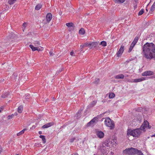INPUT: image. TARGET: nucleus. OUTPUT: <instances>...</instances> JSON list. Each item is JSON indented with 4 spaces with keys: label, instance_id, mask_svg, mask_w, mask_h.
Masks as SVG:
<instances>
[{
    "label": "nucleus",
    "instance_id": "1",
    "mask_svg": "<svg viewBox=\"0 0 155 155\" xmlns=\"http://www.w3.org/2000/svg\"><path fill=\"white\" fill-rule=\"evenodd\" d=\"M143 56L147 59L150 60L155 57V45L152 43H146L143 48Z\"/></svg>",
    "mask_w": 155,
    "mask_h": 155
},
{
    "label": "nucleus",
    "instance_id": "2",
    "mask_svg": "<svg viewBox=\"0 0 155 155\" xmlns=\"http://www.w3.org/2000/svg\"><path fill=\"white\" fill-rule=\"evenodd\" d=\"M141 130L140 128L134 130L128 129L127 131V134L129 136H132L134 137H138L141 133Z\"/></svg>",
    "mask_w": 155,
    "mask_h": 155
},
{
    "label": "nucleus",
    "instance_id": "3",
    "mask_svg": "<svg viewBox=\"0 0 155 155\" xmlns=\"http://www.w3.org/2000/svg\"><path fill=\"white\" fill-rule=\"evenodd\" d=\"M104 124L111 130L113 129L115 127L114 122L109 117L106 118L104 121Z\"/></svg>",
    "mask_w": 155,
    "mask_h": 155
},
{
    "label": "nucleus",
    "instance_id": "4",
    "mask_svg": "<svg viewBox=\"0 0 155 155\" xmlns=\"http://www.w3.org/2000/svg\"><path fill=\"white\" fill-rule=\"evenodd\" d=\"M107 143L106 140L105 142L102 143L100 145V149L102 153L105 152L106 147L109 148V145Z\"/></svg>",
    "mask_w": 155,
    "mask_h": 155
},
{
    "label": "nucleus",
    "instance_id": "5",
    "mask_svg": "<svg viewBox=\"0 0 155 155\" xmlns=\"http://www.w3.org/2000/svg\"><path fill=\"white\" fill-rule=\"evenodd\" d=\"M151 127V126L149 125V122L147 120H144L142 125L140 127V128L141 130L145 131L146 128H148L150 129Z\"/></svg>",
    "mask_w": 155,
    "mask_h": 155
},
{
    "label": "nucleus",
    "instance_id": "6",
    "mask_svg": "<svg viewBox=\"0 0 155 155\" xmlns=\"http://www.w3.org/2000/svg\"><path fill=\"white\" fill-rule=\"evenodd\" d=\"M134 148L131 147L130 148H127L123 151L124 154H127L129 155H133Z\"/></svg>",
    "mask_w": 155,
    "mask_h": 155
},
{
    "label": "nucleus",
    "instance_id": "7",
    "mask_svg": "<svg viewBox=\"0 0 155 155\" xmlns=\"http://www.w3.org/2000/svg\"><path fill=\"white\" fill-rule=\"evenodd\" d=\"M107 144L109 145V147L110 146H114V145L116 146V142L114 140L108 139L106 140Z\"/></svg>",
    "mask_w": 155,
    "mask_h": 155
},
{
    "label": "nucleus",
    "instance_id": "8",
    "mask_svg": "<svg viewBox=\"0 0 155 155\" xmlns=\"http://www.w3.org/2000/svg\"><path fill=\"white\" fill-rule=\"evenodd\" d=\"M154 72L153 71H146L143 72L142 74V76H151L153 75Z\"/></svg>",
    "mask_w": 155,
    "mask_h": 155
},
{
    "label": "nucleus",
    "instance_id": "9",
    "mask_svg": "<svg viewBox=\"0 0 155 155\" xmlns=\"http://www.w3.org/2000/svg\"><path fill=\"white\" fill-rule=\"evenodd\" d=\"M124 51V46H121L117 54V56L119 57L122 54Z\"/></svg>",
    "mask_w": 155,
    "mask_h": 155
},
{
    "label": "nucleus",
    "instance_id": "10",
    "mask_svg": "<svg viewBox=\"0 0 155 155\" xmlns=\"http://www.w3.org/2000/svg\"><path fill=\"white\" fill-rule=\"evenodd\" d=\"M147 79L146 78L144 77H142L140 78L134 79L133 80V81H131V82L137 83L142 81H143Z\"/></svg>",
    "mask_w": 155,
    "mask_h": 155
},
{
    "label": "nucleus",
    "instance_id": "11",
    "mask_svg": "<svg viewBox=\"0 0 155 155\" xmlns=\"http://www.w3.org/2000/svg\"><path fill=\"white\" fill-rule=\"evenodd\" d=\"M54 124V123L51 122L44 125L42 126V128L43 129L46 128L53 126Z\"/></svg>",
    "mask_w": 155,
    "mask_h": 155
},
{
    "label": "nucleus",
    "instance_id": "12",
    "mask_svg": "<svg viewBox=\"0 0 155 155\" xmlns=\"http://www.w3.org/2000/svg\"><path fill=\"white\" fill-rule=\"evenodd\" d=\"M96 134L97 136L100 138H102L104 137V133L101 131H98L96 132Z\"/></svg>",
    "mask_w": 155,
    "mask_h": 155
},
{
    "label": "nucleus",
    "instance_id": "13",
    "mask_svg": "<svg viewBox=\"0 0 155 155\" xmlns=\"http://www.w3.org/2000/svg\"><path fill=\"white\" fill-rule=\"evenodd\" d=\"M133 155H143L140 150H138L137 149L134 148Z\"/></svg>",
    "mask_w": 155,
    "mask_h": 155
},
{
    "label": "nucleus",
    "instance_id": "14",
    "mask_svg": "<svg viewBox=\"0 0 155 155\" xmlns=\"http://www.w3.org/2000/svg\"><path fill=\"white\" fill-rule=\"evenodd\" d=\"M52 18V15L51 14L49 13L47 14L46 15V19L47 21L48 22H49L51 21Z\"/></svg>",
    "mask_w": 155,
    "mask_h": 155
},
{
    "label": "nucleus",
    "instance_id": "15",
    "mask_svg": "<svg viewBox=\"0 0 155 155\" xmlns=\"http://www.w3.org/2000/svg\"><path fill=\"white\" fill-rule=\"evenodd\" d=\"M114 78L115 79H123L124 78V75L122 74H119L118 75H115L114 76Z\"/></svg>",
    "mask_w": 155,
    "mask_h": 155
},
{
    "label": "nucleus",
    "instance_id": "16",
    "mask_svg": "<svg viewBox=\"0 0 155 155\" xmlns=\"http://www.w3.org/2000/svg\"><path fill=\"white\" fill-rule=\"evenodd\" d=\"M29 47L32 49V50L33 51L38 50V48L34 47L33 45H29Z\"/></svg>",
    "mask_w": 155,
    "mask_h": 155
},
{
    "label": "nucleus",
    "instance_id": "17",
    "mask_svg": "<svg viewBox=\"0 0 155 155\" xmlns=\"http://www.w3.org/2000/svg\"><path fill=\"white\" fill-rule=\"evenodd\" d=\"M85 33V31L83 28H81L79 31V33L82 35H84Z\"/></svg>",
    "mask_w": 155,
    "mask_h": 155
},
{
    "label": "nucleus",
    "instance_id": "18",
    "mask_svg": "<svg viewBox=\"0 0 155 155\" xmlns=\"http://www.w3.org/2000/svg\"><path fill=\"white\" fill-rule=\"evenodd\" d=\"M27 130V129H23V130H22L20 131V132L18 133L17 134V135L18 136H20L22 134H23L24 133L25 131V130Z\"/></svg>",
    "mask_w": 155,
    "mask_h": 155
},
{
    "label": "nucleus",
    "instance_id": "19",
    "mask_svg": "<svg viewBox=\"0 0 155 155\" xmlns=\"http://www.w3.org/2000/svg\"><path fill=\"white\" fill-rule=\"evenodd\" d=\"M39 137L42 139V140L43 141V142L44 143H45L46 142V139L45 138V136L42 135H40L39 136Z\"/></svg>",
    "mask_w": 155,
    "mask_h": 155
},
{
    "label": "nucleus",
    "instance_id": "20",
    "mask_svg": "<svg viewBox=\"0 0 155 155\" xmlns=\"http://www.w3.org/2000/svg\"><path fill=\"white\" fill-rule=\"evenodd\" d=\"M23 110V107L22 105L20 106L18 108V113H21L22 112Z\"/></svg>",
    "mask_w": 155,
    "mask_h": 155
},
{
    "label": "nucleus",
    "instance_id": "21",
    "mask_svg": "<svg viewBox=\"0 0 155 155\" xmlns=\"http://www.w3.org/2000/svg\"><path fill=\"white\" fill-rule=\"evenodd\" d=\"M42 5L41 4H38L35 7V9L36 10H39L42 7Z\"/></svg>",
    "mask_w": 155,
    "mask_h": 155
},
{
    "label": "nucleus",
    "instance_id": "22",
    "mask_svg": "<svg viewBox=\"0 0 155 155\" xmlns=\"http://www.w3.org/2000/svg\"><path fill=\"white\" fill-rule=\"evenodd\" d=\"M97 103V101H94L91 103V104L89 105L90 107H92L94 106V105H95V104Z\"/></svg>",
    "mask_w": 155,
    "mask_h": 155
},
{
    "label": "nucleus",
    "instance_id": "23",
    "mask_svg": "<svg viewBox=\"0 0 155 155\" xmlns=\"http://www.w3.org/2000/svg\"><path fill=\"white\" fill-rule=\"evenodd\" d=\"M115 2L117 3H122L124 2L125 0H114Z\"/></svg>",
    "mask_w": 155,
    "mask_h": 155
},
{
    "label": "nucleus",
    "instance_id": "24",
    "mask_svg": "<svg viewBox=\"0 0 155 155\" xmlns=\"http://www.w3.org/2000/svg\"><path fill=\"white\" fill-rule=\"evenodd\" d=\"M115 94L114 93H110L109 94V98L110 99H111L114 98L115 97Z\"/></svg>",
    "mask_w": 155,
    "mask_h": 155
},
{
    "label": "nucleus",
    "instance_id": "25",
    "mask_svg": "<svg viewBox=\"0 0 155 155\" xmlns=\"http://www.w3.org/2000/svg\"><path fill=\"white\" fill-rule=\"evenodd\" d=\"M82 111V110H79L76 113V116L77 118H79L80 117L81 113Z\"/></svg>",
    "mask_w": 155,
    "mask_h": 155
},
{
    "label": "nucleus",
    "instance_id": "26",
    "mask_svg": "<svg viewBox=\"0 0 155 155\" xmlns=\"http://www.w3.org/2000/svg\"><path fill=\"white\" fill-rule=\"evenodd\" d=\"M100 45H101L104 47H105L107 45V43L105 41H103L101 42Z\"/></svg>",
    "mask_w": 155,
    "mask_h": 155
},
{
    "label": "nucleus",
    "instance_id": "27",
    "mask_svg": "<svg viewBox=\"0 0 155 155\" xmlns=\"http://www.w3.org/2000/svg\"><path fill=\"white\" fill-rule=\"evenodd\" d=\"M66 25L67 27H70L73 26L74 24L72 23L71 22L67 23H66Z\"/></svg>",
    "mask_w": 155,
    "mask_h": 155
},
{
    "label": "nucleus",
    "instance_id": "28",
    "mask_svg": "<svg viewBox=\"0 0 155 155\" xmlns=\"http://www.w3.org/2000/svg\"><path fill=\"white\" fill-rule=\"evenodd\" d=\"M134 46V45L132 44H131L129 48L128 51L129 52H130L131 51Z\"/></svg>",
    "mask_w": 155,
    "mask_h": 155
},
{
    "label": "nucleus",
    "instance_id": "29",
    "mask_svg": "<svg viewBox=\"0 0 155 155\" xmlns=\"http://www.w3.org/2000/svg\"><path fill=\"white\" fill-rule=\"evenodd\" d=\"M17 0H8V2L10 5L13 4Z\"/></svg>",
    "mask_w": 155,
    "mask_h": 155
},
{
    "label": "nucleus",
    "instance_id": "30",
    "mask_svg": "<svg viewBox=\"0 0 155 155\" xmlns=\"http://www.w3.org/2000/svg\"><path fill=\"white\" fill-rule=\"evenodd\" d=\"M17 0H8V2L10 5L13 4Z\"/></svg>",
    "mask_w": 155,
    "mask_h": 155
},
{
    "label": "nucleus",
    "instance_id": "31",
    "mask_svg": "<svg viewBox=\"0 0 155 155\" xmlns=\"http://www.w3.org/2000/svg\"><path fill=\"white\" fill-rule=\"evenodd\" d=\"M8 94L7 93H4L2 95L1 97L3 98H5L7 97Z\"/></svg>",
    "mask_w": 155,
    "mask_h": 155
},
{
    "label": "nucleus",
    "instance_id": "32",
    "mask_svg": "<svg viewBox=\"0 0 155 155\" xmlns=\"http://www.w3.org/2000/svg\"><path fill=\"white\" fill-rule=\"evenodd\" d=\"M155 9V5L153 4L150 9V10L151 12H153Z\"/></svg>",
    "mask_w": 155,
    "mask_h": 155
},
{
    "label": "nucleus",
    "instance_id": "33",
    "mask_svg": "<svg viewBox=\"0 0 155 155\" xmlns=\"http://www.w3.org/2000/svg\"><path fill=\"white\" fill-rule=\"evenodd\" d=\"M144 12V10L143 9H141L140 12H139L138 13V15H141L142 14H143V13Z\"/></svg>",
    "mask_w": 155,
    "mask_h": 155
},
{
    "label": "nucleus",
    "instance_id": "34",
    "mask_svg": "<svg viewBox=\"0 0 155 155\" xmlns=\"http://www.w3.org/2000/svg\"><path fill=\"white\" fill-rule=\"evenodd\" d=\"M30 97V95L29 94H26L25 95V98L26 99H29Z\"/></svg>",
    "mask_w": 155,
    "mask_h": 155
},
{
    "label": "nucleus",
    "instance_id": "35",
    "mask_svg": "<svg viewBox=\"0 0 155 155\" xmlns=\"http://www.w3.org/2000/svg\"><path fill=\"white\" fill-rule=\"evenodd\" d=\"M143 109H142V107H139L136 109V110L138 111L141 112L143 111Z\"/></svg>",
    "mask_w": 155,
    "mask_h": 155
},
{
    "label": "nucleus",
    "instance_id": "36",
    "mask_svg": "<svg viewBox=\"0 0 155 155\" xmlns=\"http://www.w3.org/2000/svg\"><path fill=\"white\" fill-rule=\"evenodd\" d=\"M85 46V45H81L80 46V51H82L83 50V48Z\"/></svg>",
    "mask_w": 155,
    "mask_h": 155
},
{
    "label": "nucleus",
    "instance_id": "37",
    "mask_svg": "<svg viewBox=\"0 0 155 155\" xmlns=\"http://www.w3.org/2000/svg\"><path fill=\"white\" fill-rule=\"evenodd\" d=\"M97 118L94 117L93 118L92 120H91V121L92 122V123H94L96 120H97Z\"/></svg>",
    "mask_w": 155,
    "mask_h": 155
},
{
    "label": "nucleus",
    "instance_id": "38",
    "mask_svg": "<svg viewBox=\"0 0 155 155\" xmlns=\"http://www.w3.org/2000/svg\"><path fill=\"white\" fill-rule=\"evenodd\" d=\"M99 81V78H97L95 79V81L94 82L95 84H97Z\"/></svg>",
    "mask_w": 155,
    "mask_h": 155
},
{
    "label": "nucleus",
    "instance_id": "39",
    "mask_svg": "<svg viewBox=\"0 0 155 155\" xmlns=\"http://www.w3.org/2000/svg\"><path fill=\"white\" fill-rule=\"evenodd\" d=\"M94 123H92V122L91 120L89 122H88L87 124V126H90L92 124H93Z\"/></svg>",
    "mask_w": 155,
    "mask_h": 155
},
{
    "label": "nucleus",
    "instance_id": "40",
    "mask_svg": "<svg viewBox=\"0 0 155 155\" xmlns=\"http://www.w3.org/2000/svg\"><path fill=\"white\" fill-rule=\"evenodd\" d=\"M34 44L35 45H40V42L38 41H36L34 42Z\"/></svg>",
    "mask_w": 155,
    "mask_h": 155
},
{
    "label": "nucleus",
    "instance_id": "41",
    "mask_svg": "<svg viewBox=\"0 0 155 155\" xmlns=\"http://www.w3.org/2000/svg\"><path fill=\"white\" fill-rule=\"evenodd\" d=\"M13 116L14 115L13 114L8 115V119H10L12 118L13 117Z\"/></svg>",
    "mask_w": 155,
    "mask_h": 155
},
{
    "label": "nucleus",
    "instance_id": "42",
    "mask_svg": "<svg viewBox=\"0 0 155 155\" xmlns=\"http://www.w3.org/2000/svg\"><path fill=\"white\" fill-rule=\"evenodd\" d=\"M138 39H139L138 37L136 36L135 38L134 39V41H136V42H137V41H138Z\"/></svg>",
    "mask_w": 155,
    "mask_h": 155
},
{
    "label": "nucleus",
    "instance_id": "43",
    "mask_svg": "<svg viewBox=\"0 0 155 155\" xmlns=\"http://www.w3.org/2000/svg\"><path fill=\"white\" fill-rule=\"evenodd\" d=\"M75 139V138H73L72 139H70V142L71 143L73 142L74 140Z\"/></svg>",
    "mask_w": 155,
    "mask_h": 155
},
{
    "label": "nucleus",
    "instance_id": "44",
    "mask_svg": "<svg viewBox=\"0 0 155 155\" xmlns=\"http://www.w3.org/2000/svg\"><path fill=\"white\" fill-rule=\"evenodd\" d=\"M137 42H136V41H134V40L133 41V42L132 43V44L134 45H135V44H136V43H137Z\"/></svg>",
    "mask_w": 155,
    "mask_h": 155
},
{
    "label": "nucleus",
    "instance_id": "45",
    "mask_svg": "<svg viewBox=\"0 0 155 155\" xmlns=\"http://www.w3.org/2000/svg\"><path fill=\"white\" fill-rule=\"evenodd\" d=\"M85 45L87 46H91V44L90 43H86L85 44Z\"/></svg>",
    "mask_w": 155,
    "mask_h": 155
},
{
    "label": "nucleus",
    "instance_id": "46",
    "mask_svg": "<svg viewBox=\"0 0 155 155\" xmlns=\"http://www.w3.org/2000/svg\"><path fill=\"white\" fill-rule=\"evenodd\" d=\"M74 52L72 51H71L70 53V54L71 55V56H74Z\"/></svg>",
    "mask_w": 155,
    "mask_h": 155
},
{
    "label": "nucleus",
    "instance_id": "47",
    "mask_svg": "<svg viewBox=\"0 0 155 155\" xmlns=\"http://www.w3.org/2000/svg\"><path fill=\"white\" fill-rule=\"evenodd\" d=\"M150 78H151V79L155 78V75H154V76H152L150 77Z\"/></svg>",
    "mask_w": 155,
    "mask_h": 155
},
{
    "label": "nucleus",
    "instance_id": "48",
    "mask_svg": "<svg viewBox=\"0 0 155 155\" xmlns=\"http://www.w3.org/2000/svg\"><path fill=\"white\" fill-rule=\"evenodd\" d=\"M49 54H50V55H53V54L52 53V51H50V52H49Z\"/></svg>",
    "mask_w": 155,
    "mask_h": 155
},
{
    "label": "nucleus",
    "instance_id": "49",
    "mask_svg": "<svg viewBox=\"0 0 155 155\" xmlns=\"http://www.w3.org/2000/svg\"><path fill=\"white\" fill-rule=\"evenodd\" d=\"M71 155H78L77 153H74L71 154Z\"/></svg>",
    "mask_w": 155,
    "mask_h": 155
},
{
    "label": "nucleus",
    "instance_id": "50",
    "mask_svg": "<svg viewBox=\"0 0 155 155\" xmlns=\"http://www.w3.org/2000/svg\"><path fill=\"white\" fill-rule=\"evenodd\" d=\"M14 115H15V116H17L18 115V113L17 112H15V113H14V114H13Z\"/></svg>",
    "mask_w": 155,
    "mask_h": 155
},
{
    "label": "nucleus",
    "instance_id": "51",
    "mask_svg": "<svg viewBox=\"0 0 155 155\" xmlns=\"http://www.w3.org/2000/svg\"><path fill=\"white\" fill-rule=\"evenodd\" d=\"M42 131H39L38 132V134H42Z\"/></svg>",
    "mask_w": 155,
    "mask_h": 155
},
{
    "label": "nucleus",
    "instance_id": "52",
    "mask_svg": "<svg viewBox=\"0 0 155 155\" xmlns=\"http://www.w3.org/2000/svg\"><path fill=\"white\" fill-rule=\"evenodd\" d=\"M151 137H155V134L151 136Z\"/></svg>",
    "mask_w": 155,
    "mask_h": 155
},
{
    "label": "nucleus",
    "instance_id": "53",
    "mask_svg": "<svg viewBox=\"0 0 155 155\" xmlns=\"http://www.w3.org/2000/svg\"><path fill=\"white\" fill-rule=\"evenodd\" d=\"M2 149L1 147L0 146V153L2 152Z\"/></svg>",
    "mask_w": 155,
    "mask_h": 155
},
{
    "label": "nucleus",
    "instance_id": "54",
    "mask_svg": "<svg viewBox=\"0 0 155 155\" xmlns=\"http://www.w3.org/2000/svg\"><path fill=\"white\" fill-rule=\"evenodd\" d=\"M62 71V69H60L59 70V72H61V71Z\"/></svg>",
    "mask_w": 155,
    "mask_h": 155
},
{
    "label": "nucleus",
    "instance_id": "55",
    "mask_svg": "<svg viewBox=\"0 0 155 155\" xmlns=\"http://www.w3.org/2000/svg\"><path fill=\"white\" fill-rule=\"evenodd\" d=\"M32 127L33 128H35V125H33L32 126Z\"/></svg>",
    "mask_w": 155,
    "mask_h": 155
},
{
    "label": "nucleus",
    "instance_id": "56",
    "mask_svg": "<svg viewBox=\"0 0 155 155\" xmlns=\"http://www.w3.org/2000/svg\"><path fill=\"white\" fill-rule=\"evenodd\" d=\"M26 24V23H24L23 24V26H24Z\"/></svg>",
    "mask_w": 155,
    "mask_h": 155
},
{
    "label": "nucleus",
    "instance_id": "57",
    "mask_svg": "<svg viewBox=\"0 0 155 155\" xmlns=\"http://www.w3.org/2000/svg\"><path fill=\"white\" fill-rule=\"evenodd\" d=\"M2 110V108H0V113H1Z\"/></svg>",
    "mask_w": 155,
    "mask_h": 155
},
{
    "label": "nucleus",
    "instance_id": "58",
    "mask_svg": "<svg viewBox=\"0 0 155 155\" xmlns=\"http://www.w3.org/2000/svg\"><path fill=\"white\" fill-rule=\"evenodd\" d=\"M9 39L11 40V38H12V36H11V37H10L9 36Z\"/></svg>",
    "mask_w": 155,
    "mask_h": 155
},
{
    "label": "nucleus",
    "instance_id": "59",
    "mask_svg": "<svg viewBox=\"0 0 155 155\" xmlns=\"http://www.w3.org/2000/svg\"><path fill=\"white\" fill-rule=\"evenodd\" d=\"M135 0V2H137V1H138V0Z\"/></svg>",
    "mask_w": 155,
    "mask_h": 155
},
{
    "label": "nucleus",
    "instance_id": "60",
    "mask_svg": "<svg viewBox=\"0 0 155 155\" xmlns=\"http://www.w3.org/2000/svg\"><path fill=\"white\" fill-rule=\"evenodd\" d=\"M153 4L154 5H155V2H154V3H153Z\"/></svg>",
    "mask_w": 155,
    "mask_h": 155
},
{
    "label": "nucleus",
    "instance_id": "61",
    "mask_svg": "<svg viewBox=\"0 0 155 155\" xmlns=\"http://www.w3.org/2000/svg\"><path fill=\"white\" fill-rule=\"evenodd\" d=\"M3 80H4V79H3V80H2V81H3Z\"/></svg>",
    "mask_w": 155,
    "mask_h": 155
},
{
    "label": "nucleus",
    "instance_id": "62",
    "mask_svg": "<svg viewBox=\"0 0 155 155\" xmlns=\"http://www.w3.org/2000/svg\"><path fill=\"white\" fill-rule=\"evenodd\" d=\"M15 155H19L18 154H16Z\"/></svg>",
    "mask_w": 155,
    "mask_h": 155
}]
</instances>
